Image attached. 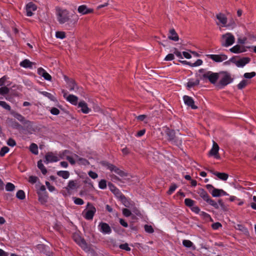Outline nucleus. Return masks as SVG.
Returning <instances> with one entry per match:
<instances>
[{
  "instance_id": "nucleus-1",
  "label": "nucleus",
  "mask_w": 256,
  "mask_h": 256,
  "mask_svg": "<svg viewBox=\"0 0 256 256\" xmlns=\"http://www.w3.org/2000/svg\"><path fill=\"white\" fill-rule=\"evenodd\" d=\"M56 15L58 22L68 28L74 27L78 20V16L70 14L68 10L60 7L56 8Z\"/></svg>"
},
{
  "instance_id": "nucleus-2",
  "label": "nucleus",
  "mask_w": 256,
  "mask_h": 256,
  "mask_svg": "<svg viewBox=\"0 0 256 256\" xmlns=\"http://www.w3.org/2000/svg\"><path fill=\"white\" fill-rule=\"evenodd\" d=\"M217 21H216V25L219 26L220 30L222 28L224 27L229 30H232L236 26L235 21L232 19L228 22V18L223 13L219 12L216 15Z\"/></svg>"
},
{
  "instance_id": "nucleus-3",
  "label": "nucleus",
  "mask_w": 256,
  "mask_h": 256,
  "mask_svg": "<svg viewBox=\"0 0 256 256\" xmlns=\"http://www.w3.org/2000/svg\"><path fill=\"white\" fill-rule=\"evenodd\" d=\"M218 82L216 84V87L222 88L228 84L232 83L233 78L231 74L227 72H219Z\"/></svg>"
},
{
  "instance_id": "nucleus-4",
  "label": "nucleus",
  "mask_w": 256,
  "mask_h": 256,
  "mask_svg": "<svg viewBox=\"0 0 256 256\" xmlns=\"http://www.w3.org/2000/svg\"><path fill=\"white\" fill-rule=\"evenodd\" d=\"M96 212V208L90 203L88 202L86 208L82 212V215L86 220H92Z\"/></svg>"
},
{
  "instance_id": "nucleus-5",
  "label": "nucleus",
  "mask_w": 256,
  "mask_h": 256,
  "mask_svg": "<svg viewBox=\"0 0 256 256\" xmlns=\"http://www.w3.org/2000/svg\"><path fill=\"white\" fill-rule=\"evenodd\" d=\"M234 41V36L230 32H227L222 35L220 42L222 46L228 47L233 44Z\"/></svg>"
},
{
  "instance_id": "nucleus-6",
  "label": "nucleus",
  "mask_w": 256,
  "mask_h": 256,
  "mask_svg": "<svg viewBox=\"0 0 256 256\" xmlns=\"http://www.w3.org/2000/svg\"><path fill=\"white\" fill-rule=\"evenodd\" d=\"M202 76L204 78H207L209 81L212 84L216 86L218 80L219 78V72H213L210 71H208L204 73Z\"/></svg>"
},
{
  "instance_id": "nucleus-7",
  "label": "nucleus",
  "mask_w": 256,
  "mask_h": 256,
  "mask_svg": "<svg viewBox=\"0 0 256 256\" xmlns=\"http://www.w3.org/2000/svg\"><path fill=\"white\" fill-rule=\"evenodd\" d=\"M206 56L216 62H222L226 60L228 58L226 54H206Z\"/></svg>"
},
{
  "instance_id": "nucleus-8",
  "label": "nucleus",
  "mask_w": 256,
  "mask_h": 256,
  "mask_svg": "<svg viewBox=\"0 0 256 256\" xmlns=\"http://www.w3.org/2000/svg\"><path fill=\"white\" fill-rule=\"evenodd\" d=\"M102 164L107 169L110 170L112 172H114L116 174L120 175L121 176H122L124 175V172L116 168L115 166L112 164H110L106 162H102Z\"/></svg>"
},
{
  "instance_id": "nucleus-9",
  "label": "nucleus",
  "mask_w": 256,
  "mask_h": 256,
  "mask_svg": "<svg viewBox=\"0 0 256 256\" xmlns=\"http://www.w3.org/2000/svg\"><path fill=\"white\" fill-rule=\"evenodd\" d=\"M64 98L71 104L76 106L78 103V98L73 94H68V92L63 90L62 91Z\"/></svg>"
},
{
  "instance_id": "nucleus-10",
  "label": "nucleus",
  "mask_w": 256,
  "mask_h": 256,
  "mask_svg": "<svg viewBox=\"0 0 256 256\" xmlns=\"http://www.w3.org/2000/svg\"><path fill=\"white\" fill-rule=\"evenodd\" d=\"M250 59L248 57L242 58L238 60L230 59V61L232 62L235 65L239 68H242L246 64H248Z\"/></svg>"
},
{
  "instance_id": "nucleus-11",
  "label": "nucleus",
  "mask_w": 256,
  "mask_h": 256,
  "mask_svg": "<svg viewBox=\"0 0 256 256\" xmlns=\"http://www.w3.org/2000/svg\"><path fill=\"white\" fill-rule=\"evenodd\" d=\"M64 80L67 84V86L68 88V89L70 91H74L76 92L78 89V87L75 82L72 79L69 78L66 76H64Z\"/></svg>"
},
{
  "instance_id": "nucleus-12",
  "label": "nucleus",
  "mask_w": 256,
  "mask_h": 256,
  "mask_svg": "<svg viewBox=\"0 0 256 256\" xmlns=\"http://www.w3.org/2000/svg\"><path fill=\"white\" fill-rule=\"evenodd\" d=\"M99 230L104 234H110L112 232L109 225L105 222H101L98 226Z\"/></svg>"
},
{
  "instance_id": "nucleus-13",
  "label": "nucleus",
  "mask_w": 256,
  "mask_h": 256,
  "mask_svg": "<svg viewBox=\"0 0 256 256\" xmlns=\"http://www.w3.org/2000/svg\"><path fill=\"white\" fill-rule=\"evenodd\" d=\"M219 146L218 144L213 141L212 147L210 151L209 154L211 156H214L215 158L219 159L220 156L218 155Z\"/></svg>"
},
{
  "instance_id": "nucleus-14",
  "label": "nucleus",
  "mask_w": 256,
  "mask_h": 256,
  "mask_svg": "<svg viewBox=\"0 0 256 256\" xmlns=\"http://www.w3.org/2000/svg\"><path fill=\"white\" fill-rule=\"evenodd\" d=\"M246 47L243 45L236 44L230 49L234 54H240L246 51Z\"/></svg>"
},
{
  "instance_id": "nucleus-15",
  "label": "nucleus",
  "mask_w": 256,
  "mask_h": 256,
  "mask_svg": "<svg viewBox=\"0 0 256 256\" xmlns=\"http://www.w3.org/2000/svg\"><path fill=\"white\" fill-rule=\"evenodd\" d=\"M45 158V162L46 164L56 162L59 160L58 157L56 154L52 152L48 153L46 155Z\"/></svg>"
},
{
  "instance_id": "nucleus-16",
  "label": "nucleus",
  "mask_w": 256,
  "mask_h": 256,
  "mask_svg": "<svg viewBox=\"0 0 256 256\" xmlns=\"http://www.w3.org/2000/svg\"><path fill=\"white\" fill-rule=\"evenodd\" d=\"M183 100L185 104L190 107L192 109L197 108V106L194 105V102L192 98L188 96H183Z\"/></svg>"
},
{
  "instance_id": "nucleus-17",
  "label": "nucleus",
  "mask_w": 256,
  "mask_h": 256,
  "mask_svg": "<svg viewBox=\"0 0 256 256\" xmlns=\"http://www.w3.org/2000/svg\"><path fill=\"white\" fill-rule=\"evenodd\" d=\"M37 6L32 2L28 3L26 6V15L30 16L33 14V12L36 10Z\"/></svg>"
},
{
  "instance_id": "nucleus-18",
  "label": "nucleus",
  "mask_w": 256,
  "mask_h": 256,
  "mask_svg": "<svg viewBox=\"0 0 256 256\" xmlns=\"http://www.w3.org/2000/svg\"><path fill=\"white\" fill-rule=\"evenodd\" d=\"M38 74L40 76L43 77L44 79L48 81H51L52 78L51 76L48 74L45 70L42 68H40L38 69Z\"/></svg>"
},
{
  "instance_id": "nucleus-19",
  "label": "nucleus",
  "mask_w": 256,
  "mask_h": 256,
  "mask_svg": "<svg viewBox=\"0 0 256 256\" xmlns=\"http://www.w3.org/2000/svg\"><path fill=\"white\" fill-rule=\"evenodd\" d=\"M78 11L82 15H84L93 12L94 10L88 8L86 5H81L78 7Z\"/></svg>"
},
{
  "instance_id": "nucleus-20",
  "label": "nucleus",
  "mask_w": 256,
  "mask_h": 256,
  "mask_svg": "<svg viewBox=\"0 0 256 256\" xmlns=\"http://www.w3.org/2000/svg\"><path fill=\"white\" fill-rule=\"evenodd\" d=\"M78 108L84 114H88L90 112V108L88 107L87 104L84 101H80L78 104Z\"/></svg>"
},
{
  "instance_id": "nucleus-21",
  "label": "nucleus",
  "mask_w": 256,
  "mask_h": 256,
  "mask_svg": "<svg viewBox=\"0 0 256 256\" xmlns=\"http://www.w3.org/2000/svg\"><path fill=\"white\" fill-rule=\"evenodd\" d=\"M74 241L82 248L85 249L86 244L83 238H82L78 234H74L73 236Z\"/></svg>"
},
{
  "instance_id": "nucleus-22",
  "label": "nucleus",
  "mask_w": 256,
  "mask_h": 256,
  "mask_svg": "<svg viewBox=\"0 0 256 256\" xmlns=\"http://www.w3.org/2000/svg\"><path fill=\"white\" fill-rule=\"evenodd\" d=\"M214 197H218L221 196H228V194L222 189L214 188L211 192Z\"/></svg>"
},
{
  "instance_id": "nucleus-23",
  "label": "nucleus",
  "mask_w": 256,
  "mask_h": 256,
  "mask_svg": "<svg viewBox=\"0 0 256 256\" xmlns=\"http://www.w3.org/2000/svg\"><path fill=\"white\" fill-rule=\"evenodd\" d=\"M34 64V62H32L28 59L24 60L22 61L20 64V66L24 68H32Z\"/></svg>"
},
{
  "instance_id": "nucleus-24",
  "label": "nucleus",
  "mask_w": 256,
  "mask_h": 256,
  "mask_svg": "<svg viewBox=\"0 0 256 256\" xmlns=\"http://www.w3.org/2000/svg\"><path fill=\"white\" fill-rule=\"evenodd\" d=\"M200 84V80L198 78L189 79L186 84V86L188 89L194 88Z\"/></svg>"
},
{
  "instance_id": "nucleus-25",
  "label": "nucleus",
  "mask_w": 256,
  "mask_h": 256,
  "mask_svg": "<svg viewBox=\"0 0 256 256\" xmlns=\"http://www.w3.org/2000/svg\"><path fill=\"white\" fill-rule=\"evenodd\" d=\"M168 38L174 42H178L179 40L178 36L174 28H171L170 30Z\"/></svg>"
},
{
  "instance_id": "nucleus-26",
  "label": "nucleus",
  "mask_w": 256,
  "mask_h": 256,
  "mask_svg": "<svg viewBox=\"0 0 256 256\" xmlns=\"http://www.w3.org/2000/svg\"><path fill=\"white\" fill-rule=\"evenodd\" d=\"M211 172L214 176H216L218 178L222 180H226L228 178V175L226 173L219 172L213 171H211Z\"/></svg>"
},
{
  "instance_id": "nucleus-27",
  "label": "nucleus",
  "mask_w": 256,
  "mask_h": 256,
  "mask_svg": "<svg viewBox=\"0 0 256 256\" xmlns=\"http://www.w3.org/2000/svg\"><path fill=\"white\" fill-rule=\"evenodd\" d=\"M197 193L206 202V200H208L210 197L206 192L202 188H199L197 191Z\"/></svg>"
},
{
  "instance_id": "nucleus-28",
  "label": "nucleus",
  "mask_w": 256,
  "mask_h": 256,
  "mask_svg": "<svg viewBox=\"0 0 256 256\" xmlns=\"http://www.w3.org/2000/svg\"><path fill=\"white\" fill-rule=\"evenodd\" d=\"M76 188V183L75 180H70L66 188V190L69 192L70 191L73 190Z\"/></svg>"
},
{
  "instance_id": "nucleus-29",
  "label": "nucleus",
  "mask_w": 256,
  "mask_h": 256,
  "mask_svg": "<svg viewBox=\"0 0 256 256\" xmlns=\"http://www.w3.org/2000/svg\"><path fill=\"white\" fill-rule=\"evenodd\" d=\"M165 132L168 136V138L170 140H174L175 137V133L173 130H171L168 128H166L165 129Z\"/></svg>"
},
{
  "instance_id": "nucleus-30",
  "label": "nucleus",
  "mask_w": 256,
  "mask_h": 256,
  "mask_svg": "<svg viewBox=\"0 0 256 256\" xmlns=\"http://www.w3.org/2000/svg\"><path fill=\"white\" fill-rule=\"evenodd\" d=\"M119 199L126 207L130 208L132 205L131 202L124 195H120Z\"/></svg>"
},
{
  "instance_id": "nucleus-31",
  "label": "nucleus",
  "mask_w": 256,
  "mask_h": 256,
  "mask_svg": "<svg viewBox=\"0 0 256 256\" xmlns=\"http://www.w3.org/2000/svg\"><path fill=\"white\" fill-rule=\"evenodd\" d=\"M66 158L72 164H74L76 163V160L78 158V156L76 154L72 156H66Z\"/></svg>"
},
{
  "instance_id": "nucleus-32",
  "label": "nucleus",
  "mask_w": 256,
  "mask_h": 256,
  "mask_svg": "<svg viewBox=\"0 0 256 256\" xmlns=\"http://www.w3.org/2000/svg\"><path fill=\"white\" fill-rule=\"evenodd\" d=\"M56 174L59 176L64 179H68L70 176V172L66 170H60Z\"/></svg>"
},
{
  "instance_id": "nucleus-33",
  "label": "nucleus",
  "mask_w": 256,
  "mask_h": 256,
  "mask_svg": "<svg viewBox=\"0 0 256 256\" xmlns=\"http://www.w3.org/2000/svg\"><path fill=\"white\" fill-rule=\"evenodd\" d=\"M183 245L188 248H192V250H194L196 249V246H194V244L190 240H184L182 241Z\"/></svg>"
},
{
  "instance_id": "nucleus-34",
  "label": "nucleus",
  "mask_w": 256,
  "mask_h": 256,
  "mask_svg": "<svg viewBox=\"0 0 256 256\" xmlns=\"http://www.w3.org/2000/svg\"><path fill=\"white\" fill-rule=\"evenodd\" d=\"M110 190L118 198H120V196L122 195L121 192H120V190L116 188L112 184L110 185Z\"/></svg>"
},
{
  "instance_id": "nucleus-35",
  "label": "nucleus",
  "mask_w": 256,
  "mask_h": 256,
  "mask_svg": "<svg viewBox=\"0 0 256 256\" xmlns=\"http://www.w3.org/2000/svg\"><path fill=\"white\" fill-rule=\"evenodd\" d=\"M30 150L32 154H38V146L34 143H32L30 144Z\"/></svg>"
},
{
  "instance_id": "nucleus-36",
  "label": "nucleus",
  "mask_w": 256,
  "mask_h": 256,
  "mask_svg": "<svg viewBox=\"0 0 256 256\" xmlns=\"http://www.w3.org/2000/svg\"><path fill=\"white\" fill-rule=\"evenodd\" d=\"M38 167L40 170L44 174H46L47 172V170L42 163V160H40L38 162Z\"/></svg>"
},
{
  "instance_id": "nucleus-37",
  "label": "nucleus",
  "mask_w": 256,
  "mask_h": 256,
  "mask_svg": "<svg viewBox=\"0 0 256 256\" xmlns=\"http://www.w3.org/2000/svg\"><path fill=\"white\" fill-rule=\"evenodd\" d=\"M40 94H42L44 96L47 97L48 98H49L52 101L56 100L55 97L50 93H49L46 92H41Z\"/></svg>"
},
{
  "instance_id": "nucleus-38",
  "label": "nucleus",
  "mask_w": 256,
  "mask_h": 256,
  "mask_svg": "<svg viewBox=\"0 0 256 256\" xmlns=\"http://www.w3.org/2000/svg\"><path fill=\"white\" fill-rule=\"evenodd\" d=\"M249 83L248 80H243L238 84V88L240 90H242Z\"/></svg>"
},
{
  "instance_id": "nucleus-39",
  "label": "nucleus",
  "mask_w": 256,
  "mask_h": 256,
  "mask_svg": "<svg viewBox=\"0 0 256 256\" xmlns=\"http://www.w3.org/2000/svg\"><path fill=\"white\" fill-rule=\"evenodd\" d=\"M76 163L79 164L86 166L88 164V162L86 159L80 158L78 156V158L76 160Z\"/></svg>"
},
{
  "instance_id": "nucleus-40",
  "label": "nucleus",
  "mask_w": 256,
  "mask_h": 256,
  "mask_svg": "<svg viewBox=\"0 0 256 256\" xmlns=\"http://www.w3.org/2000/svg\"><path fill=\"white\" fill-rule=\"evenodd\" d=\"M236 228L245 234H248V229L242 225L238 224L236 226Z\"/></svg>"
},
{
  "instance_id": "nucleus-41",
  "label": "nucleus",
  "mask_w": 256,
  "mask_h": 256,
  "mask_svg": "<svg viewBox=\"0 0 256 256\" xmlns=\"http://www.w3.org/2000/svg\"><path fill=\"white\" fill-rule=\"evenodd\" d=\"M16 197L20 200H24L25 198V194L22 190H19L16 194Z\"/></svg>"
},
{
  "instance_id": "nucleus-42",
  "label": "nucleus",
  "mask_w": 256,
  "mask_h": 256,
  "mask_svg": "<svg viewBox=\"0 0 256 256\" xmlns=\"http://www.w3.org/2000/svg\"><path fill=\"white\" fill-rule=\"evenodd\" d=\"M184 203L186 206L192 208L194 205V202L190 198H186Z\"/></svg>"
},
{
  "instance_id": "nucleus-43",
  "label": "nucleus",
  "mask_w": 256,
  "mask_h": 256,
  "mask_svg": "<svg viewBox=\"0 0 256 256\" xmlns=\"http://www.w3.org/2000/svg\"><path fill=\"white\" fill-rule=\"evenodd\" d=\"M14 188V186L10 182H8L6 186V190L8 192L13 191Z\"/></svg>"
},
{
  "instance_id": "nucleus-44",
  "label": "nucleus",
  "mask_w": 256,
  "mask_h": 256,
  "mask_svg": "<svg viewBox=\"0 0 256 256\" xmlns=\"http://www.w3.org/2000/svg\"><path fill=\"white\" fill-rule=\"evenodd\" d=\"M56 36L58 38L64 39L66 37V34L64 32H56Z\"/></svg>"
},
{
  "instance_id": "nucleus-45",
  "label": "nucleus",
  "mask_w": 256,
  "mask_h": 256,
  "mask_svg": "<svg viewBox=\"0 0 256 256\" xmlns=\"http://www.w3.org/2000/svg\"><path fill=\"white\" fill-rule=\"evenodd\" d=\"M14 116L19 121H20L21 122H24V120H25L24 118L21 114H18V113H14Z\"/></svg>"
},
{
  "instance_id": "nucleus-46",
  "label": "nucleus",
  "mask_w": 256,
  "mask_h": 256,
  "mask_svg": "<svg viewBox=\"0 0 256 256\" xmlns=\"http://www.w3.org/2000/svg\"><path fill=\"white\" fill-rule=\"evenodd\" d=\"M100 188L104 190L106 187V182L104 180H102L98 184Z\"/></svg>"
},
{
  "instance_id": "nucleus-47",
  "label": "nucleus",
  "mask_w": 256,
  "mask_h": 256,
  "mask_svg": "<svg viewBox=\"0 0 256 256\" xmlns=\"http://www.w3.org/2000/svg\"><path fill=\"white\" fill-rule=\"evenodd\" d=\"M74 203L78 205H82L84 204V200L80 198H73Z\"/></svg>"
},
{
  "instance_id": "nucleus-48",
  "label": "nucleus",
  "mask_w": 256,
  "mask_h": 256,
  "mask_svg": "<svg viewBox=\"0 0 256 256\" xmlns=\"http://www.w3.org/2000/svg\"><path fill=\"white\" fill-rule=\"evenodd\" d=\"M0 106H1L6 110H10V106L4 101H0Z\"/></svg>"
},
{
  "instance_id": "nucleus-49",
  "label": "nucleus",
  "mask_w": 256,
  "mask_h": 256,
  "mask_svg": "<svg viewBox=\"0 0 256 256\" xmlns=\"http://www.w3.org/2000/svg\"><path fill=\"white\" fill-rule=\"evenodd\" d=\"M9 151V148L7 146H4L2 148V149L0 150V156H4Z\"/></svg>"
},
{
  "instance_id": "nucleus-50",
  "label": "nucleus",
  "mask_w": 256,
  "mask_h": 256,
  "mask_svg": "<svg viewBox=\"0 0 256 256\" xmlns=\"http://www.w3.org/2000/svg\"><path fill=\"white\" fill-rule=\"evenodd\" d=\"M177 187L178 186L176 184H172L171 186L170 187L168 190V194L170 195L172 193L174 192V191L176 190Z\"/></svg>"
},
{
  "instance_id": "nucleus-51",
  "label": "nucleus",
  "mask_w": 256,
  "mask_h": 256,
  "mask_svg": "<svg viewBox=\"0 0 256 256\" xmlns=\"http://www.w3.org/2000/svg\"><path fill=\"white\" fill-rule=\"evenodd\" d=\"M256 76V72H246L245 73L244 75V76L246 78H251L254 77Z\"/></svg>"
},
{
  "instance_id": "nucleus-52",
  "label": "nucleus",
  "mask_w": 256,
  "mask_h": 256,
  "mask_svg": "<svg viewBox=\"0 0 256 256\" xmlns=\"http://www.w3.org/2000/svg\"><path fill=\"white\" fill-rule=\"evenodd\" d=\"M9 90L8 88L4 86L0 88V94H6L8 92Z\"/></svg>"
},
{
  "instance_id": "nucleus-53",
  "label": "nucleus",
  "mask_w": 256,
  "mask_h": 256,
  "mask_svg": "<svg viewBox=\"0 0 256 256\" xmlns=\"http://www.w3.org/2000/svg\"><path fill=\"white\" fill-rule=\"evenodd\" d=\"M202 60L200 59L198 60L195 62L192 63L191 66L192 67H196L200 66L202 64Z\"/></svg>"
},
{
  "instance_id": "nucleus-54",
  "label": "nucleus",
  "mask_w": 256,
  "mask_h": 256,
  "mask_svg": "<svg viewBox=\"0 0 256 256\" xmlns=\"http://www.w3.org/2000/svg\"><path fill=\"white\" fill-rule=\"evenodd\" d=\"M199 214L202 217L204 218L206 220H208V219L210 218V215L204 212H200Z\"/></svg>"
},
{
  "instance_id": "nucleus-55",
  "label": "nucleus",
  "mask_w": 256,
  "mask_h": 256,
  "mask_svg": "<svg viewBox=\"0 0 256 256\" xmlns=\"http://www.w3.org/2000/svg\"><path fill=\"white\" fill-rule=\"evenodd\" d=\"M144 230L147 232L148 233H152L154 232L152 226L149 225H145Z\"/></svg>"
},
{
  "instance_id": "nucleus-56",
  "label": "nucleus",
  "mask_w": 256,
  "mask_h": 256,
  "mask_svg": "<svg viewBox=\"0 0 256 256\" xmlns=\"http://www.w3.org/2000/svg\"><path fill=\"white\" fill-rule=\"evenodd\" d=\"M174 54H168L165 57L164 60H166V61L172 60H173L174 59Z\"/></svg>"
},
{
  "instance_id": "nucleus-57",
  "label": "nucleus",
  "mask_w": 256,
  "mask_h": 256,
  "mask_svg": "<svg viewBox=\"0 0 256 256\" xmlns=\"http://www.w3.org/2000/svg\"><path fill=\"white\" fill-rule=\"evenodd\" d=\"M46 184L47 186L48 189L50 192H52L55 190V188L54 186H52L49 182H46Z\"/></svg>"
},
{
  "instance_id": "nucleus-58",
  "label": "nucleus",
  "mask_w": 256,
  "mask_h": 256,
  "mask_svg": "<svg viewBox=\"0 0 256 256\" xmlns=\"http://www.w3.org/2000/svg\"><path fill=\"white\" fill-rule=\"evenodd\" d=\"M120 248L121 249L127 251H130V248L129 247L128 244H120Z\"/></svg>"
},
{
  "instance_id": "nucleus-59",
  "label": "nucleus",
  "mask_w": 256,
  "mask_h": 256,
  "mask_svg": "<svg viewBox=\"0 0 256 256\" xmlns=\"http://www.w3.org/2000/svg\"><path fill=\"white\" fill-rule=\"evenodd\" d=\"M122 214L125 216L128 217L130 216L131 212L127 208H124L122 209Z\"/></svg>"
},
{
  "instance_id": "nucleus-60",
  "label": "nucleus",
  "mask_w": 256,
  "mask_h": 256,
  "mask_svg": "<svg viewBox=\"0 0 256 256\" xmlns=\"http://www.w3.org/2000/svg\"><path fill=\"white\" fill-rule=\"evenodd\" d=\"M88 174V176L92 179H96L98 177V174L92 171H90Z\"/></svg>"
},
{
  "instance_id": "nucleus-61",
  "label": "nucleus",
  "mask_w": 256,
  "mask_h": 256,
  "mask_svg": "<svg viewBox=\"0 0 256 256\" xmlns=\"http://www.w3.org/2000/svg\"><path fill=\"white\" fill-rule=\"evenodd\" d=\"M38 178L36 176H30L28 182L31 184H34L36 182Z\"/></svg>"
},
{
  "instance_id": "nucleus-62",
  "label": "nucleus",
  "mask_w": 256,
  "mask_h": 256,
  "mask_svg": "<svg viewBox=\"0 0 256 256\" xmlns=\"http://www.w3.org/2000/svg\"><path fill=\"white\" fill-rule=\"evenodd\" d=\"M50 112L54 115H58L60 114V110L56 108H52L50 110Z\"/></svg>"
},
{
  "instance_id": "nucleus-63",
  "label": "nucleus",
  "mask_w": 256,
  "mask_h": 256,
  "mask_svg": "<svg viewBox=\"0 0 256 256\" xmlns=\"http://www.w3.org/2000/svg\"><path fill=\"white\" fill-rule=\"evenodd\" d=\"M191 210L196 214H200V208L197 206H194V205L191 208Z\"/></svg>"
},
{
  "instance_id": "nucleus-64",
  "label": "nucleus",
  "mask_w": 256,
  "mask_h": 256,
  "mask_svg": "<svg viewBox=\"0 0 256 256\" xmlns=\"http://www.w3.org/2000/svg\"><path fill=\"white\" fill-rule=\"evenodd\" d=\"M7 144L9 146H14L16 144V142L13 139L10 138L7 142Z\"/></svg>"
}]
</instances>
